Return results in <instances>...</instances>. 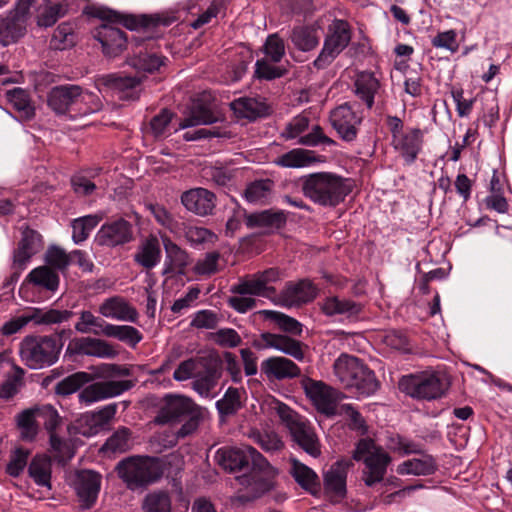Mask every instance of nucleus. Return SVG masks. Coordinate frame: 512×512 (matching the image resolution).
Wrapping results in <instances>:
<instances>
[{
  "instance_id": "obj_26",
  "label": "nucleus",
  "mask_w": 512,
  "mask_h": 512,
  "mask_svg": "<svg viewBox=\"0 0 512 512\" xmlns=\"http://www.w3.org/2000/svg\"><path fill=\"white\" fill-rule=\"evenodd\" d=\"M98 312L105 318L137 323L139 313L125 298L112 296L105 299L98 308Z\"/></svg>"
},
{
  "instance_id": "obj_56",
  "label": "nucleus",
  "mask_w": 512,
  "mask_h": 512,
  "mask_svg": "<svg viewBox=\"0 0 512 512\" xmlns=\"http://www.w3.org/2000/svg\"><path fill=\"white\" fill-rule=\"evenodd\" d=\"M131 447L130 431L127 428L118 429L103 446V450L112 453H124Z\"/></svg>"
},
{
  "instance_id": "obj_2",
  "label": "nucleus",
  "mask_w": 512,
  "mask_h": 512,
  "mask_svg": "<svg viewBox=\"0 0 512 512\" xmlns=\"http://www.w3.org/2000/svg\"><path fill=\"white\" fill-rule=\"evenodd\" d=\"M99 18L107 20L95 31V38L101 43L103 53L108 57L118 56L126 47L127 37L125 33L113 23H121L129 30H136L143 25L136 17L132 15L120 14L110 9H100L96 14Z\"/></svg>"
},
{
  "instance_id": "obj_58",
  "label": "nucleus",
  "mask_w": 512,
  "mask_h": 512,
  "mask_svg": "<svg viewBox=\"0 0 512 512\" xmlns=\"http://www.w3.org/2000/svg\"><path fill=\"white\" fill-rule=\"evenodd\" d=\"M387 447L390 451L400 456L421 453V446L419 444L398 434L388 438Z\"/></svg>"
},
{
  "instance_id": "obj_1",
  "label": "nucleus",
  "mask_w": 512,
  "mask_h": 512,
  "mask_svg": "<svg viewBox=\"0 0 512 512\" xmlns=\"http://www.w3.org/2000/svg\"><path fill=\"white\" fill-rule=\"evenodd\" d=\"M350 179L334 173L320 172L309 175L303 183L305 196L323 206H336L352 191Z\"/></svg>"
},
{
  "instance_id": "obj_15",
  "label": "nucleus",
  "mask_w": 512,
  "mask_h": 512,
  "mask_svg": "<svg viewBox=\"0 0 512 512\" xmlns=\"http://www.w3.org/2000/svg\"><path fill=\"white\" fill-rule=\"evenodd\" d=\"M67 351L72 354L95 357L100 359H113L118 350L108 341L96 337H79L70 341Z\"/></svg>"
},
{
  "instance_id": "obj_40",
  "label": "nucleus",
  "mask_w": 512,
  "mask_h": 512,
  "mask_svg": "<svg viewBox=\"0 0 512 512\" xmlns=\"http://www.w3.org/2000/svg\"><path fill=\"white\" fill-rule=\"evenodd\" d=\"M320 40L319 30L313 26H298L292 30L291 41L294 46L304 52L317 47Z\"/></svg>"
},
{
  "instance_id": "obj_53",
  "label": "nucleus",
  "mask_w": 512,
  "mask_h": 512,
  "mask_svg": "<svg viewBox=\"0 0 512 512\" xmlns=\"http://www.w3.org/2000/svg\"><path fill=\"white\" fill-rule=\"evenodd\" d=\"M7 100L13 107L21 113L25 119H30L34 116V108L30 104L28 94L21 88H14L6 92Z\"/></svg>"
},
{
  "instance_id": "obj_34",
  "label": "nucleus",
  "mask_w": 512,
  "mask_h": 512,
  "mask_svg": "<svg viewBox=\"0 0 512 512\" xmlns=\"http://www.w3.org/2000/svg\"><path fill=\"white\" fill-rule=\"evenodd\" d=\"M161 257L162 252L158 238L155 235H149L139 244L134 260L145 269H152L160 263Z\"/></svg>"
},
{
  "instance_id": "obj_52",
  "label": "nucleus",
  "mask_w": 512,
  "mask_h": 512,
  "mask_svg": "<svg viewBox=\"0 0 512 512\" xmlns=\"http://www.w3.org/2000/svg\"><path fill=\"white\" fill-rule=\"evenodd\" d=\"M273 182L270 180H259L248 185L245 190V198L253 204L265 203L272 192Z\"/></svg>"
},
{
  "instance_id": "obj_38",
  "label": "nucleus",
  "mask_w": 512,
  "mask_h": 512,
  "mask_svg": "<svg viewBox=\"0 0 512 512\" xmlns=\"http://www.w3.org/2000/svg\"><path fill=\"white\" fill-rule=\"evenodd\" d=\"M379 86L378 79L372 73L361 72L356 77L354 91L356 96L365 103L367 108L371 109Z\"/></svg>"
},
{
  "instance_id": "obj_17",
  "label": "nucleus",
  "mask_w": 512,
  "mask_h": 512,
  "mask_svg": "<svg viewBox=\"0 0 512 512\" xmlns=\"http://www.w3.org/2000/svg\"><path fill=\"white\" fill-rule=\"evenodd\" d=\"M141 79L117 74L103 75L98 79V85L111 91L121 100H136L140 95Z\"/></svg>"
},
{
  "instance_id": "obj_47",
  "label": "nucleus",
  "mask_w": 512,
  "mask_h": 512,
  "mask_svg": "<svg viewBox=\"0 0 512 512\" xmlns=\"http://www.w3.org/2000/svg\"><path fill=\"white\" fill-rule=\"evenodd\" d=\"M205 415V410L200 406L194 408L191 413H189L186 417L187 420L182 424V426L173 432L172 436L168 440L169 446H174L179 439H183L191 434H193L199 427L200 422L203 420Z\"/></svg>"
},
{
  "instance_id": "obj_44",
  "label": "nucleus",
  "mask_w": 512,
  "mask_h": 512,
  "mask_svg": "<svg viewBox=\"0 0 512 512\" xmlns=\"http://www.w3.org/2000/svg\"><path fill=\"white\" fill-rule=\"evenodd\" d=\"M101 107L102 103L97 95L79 87V96L75 98L71 117L86 116L98 112Z\"/></svg>"
},
{
  "instance_id": "obj_20",
  "label": "nucleus",
  "mask_w": 512,
  "mask_h": 512,
  "mask_svg": "<svg viewBox=\"0 0 512 512\" xmlns=\"http://www.w3.org/2000/svg\"><path fill=\"white\" fill-rule=\"evenodd\" d=\"M101 487V475L92 470L76 474L74 489L83 508H90L96 502Z\"/></svg>"
},
{
  "instance_id": "obj_30",
  "label": "nucleus",
  "mask_w": 512,
  "mask_h": 512,
  "mask_svg": "<svg viewBox=\"0 0 512 512\" xmlns=\"http://www.w3.org/2000/svg\"><path fill=\"white\" fill-rule=\"evenodd\" d=\"M261 371L268 380L292 379L301 374L300 368L292 360L280 356L262 361Z\"/></svg>"
},
{
  "instance_id": "obj_33",
  "label": "nucleus",
  "mask_w": 512,
  "mask_h": 512,
  "mask_svg": "<svg viewBox=\"0 0 512 512\" xmlns=\"http://www.w3.org/2000/svg\"><path fill=\"white\" fill-rule=\"evenodd\" d=\"M78 85H62L54 87L48 96L49 106L58 114L72 115L75 98L79 96Z\"/></svg>"
},
{
  "instance_id": "obj_46",
  "label": "nucleus",
  "mask_w": 512,
  "mask_h": 512,
  "mask_svg": "<svg viewBox=\"0 0 512 512\" xmlns=\"http://www.w3.org/2000/svg\"><path fill=\"white\" fill-rule=\"evenodd\" d=\"M218 375L216 370L207 367L199 372L192 382L193 389L203 398L213 397L212 391L217 385Z\"/></svg>"
},
{
  "instance_id": "obj_13",
  "label": "nucleus",
  "mask_w": 512,
  "mask_h": 512,
  "mask_svg": "<svg viewBox=\"0 0 512 512\" xmlns=\"http://www.w3.org/2000/svg\"><path fill=\"white\" fill-rule=\"evenodd\" d=\"M275 469L262 456L249 474L237 477L239 483L251 491L253 497H260L274 488Z\"/></svg>"
},
{
  "instance_id": "obj_61",
  "label": "nucleus",
  "mask_w": 512,
  "mask_h": 512,
  "mask_svg": "<svg viewBox=\"0 0 512 512\" xmlns=\"http://www.w3.org/2000/svg\"><path fill=\"white\" fill-rule=\"evenodd\" d=\"M216 122L215 115L205 107H195L191 114L185 117L179 124L180 129L207 125Z\"/></svg>"
},
{
  "instance_id": "obj_43",
  "label": "nucleus",
  "mask_w": 512,
  "mask_h": 512,
  "mask_svg": "<svg viewBox=\"0 0 512 512\" xmlns=\"http://www.w3.org/2000/svg\"><path fill=\"white\" fill-rule=\"evenodd\" d=\"M27 280L48 291H56L59 286V275L52 268L44 265L34 268L27 276Z\"/></svg>"
},
{
  "instance_id": "obj_59",
  "label": "nucleus",
  "mask_w": 512,
  "mask_h": 512,
  "mask_svg": "<svg viewBox=\"0 0 512 512\" xmlns=\"http://www.w3.org/2000/svg\"><path fill=\"white\" fill-rule=\"evenodd\" d=\"M44 260L48 267L63 271L71 264V253L57 245H51L45 253Z\"/></svg>"
},
{
  "instance_id": "obj_18",
  "label": "nucleus",
  "mask_w": 512,
  "mask_h": 512,
  "mask_svg": "<svg viewBox=\"0 0 512 512\" xmlns=\"http://www.w3.org/2000/svg\"><path fill=\"white\" fill-rule=\"evenodd\" d=\"M197 407L199 406L188 397L167 395L164 398V405L155 417V422L158 424H168L179 421Z\"/></svg>"
},
{
  "instance_id": "obj_24",
  "label": "nucleus",
  "mask_w": 512,
  "mask_h": 512,
  "mask_svg": "<svg viewBox=\"0 0 512 512\" xmlns=\"http://www.w3.org/2000/svg\"><path fill=\"white\" fill-rule=\"evenodd\" d=\"M42 248V237L35 230L25 228L13 254V267L18 271L26 268L31 258Z\"/></svg>"
},
{
  "instance_id": "obj_41",
  "label": "nucleus",
  "mask_w": 512,
  "mask_h": 512,
  "mask_svg": "<svg viewBox=\"0 0 512 512\" xmlns=\"http://www.w3.org/2000/svg\"><path fill=\"white\" fill-rule=\"evenodd\" d=\"M316 161L317 158L313 151L296 148L279 156L275 163L286 168H303L312 165Z\"/></svg>"
},
{
  "instance_id": "obj_5",
  "label": "nucleus",
  "mask_w": 512,
  "mask_h": 512,
  "mask_svg": "<svg viewBox=\"0 0 512 512\" xmlns=\"http://www.w3.org/2000/svg\"><path fill=\"white\" fill-rule=\"evenodd\" d=\"M61 345L51 336H26L19 344V356L24 365L33 370L49 367L57 362Z\"/></svg>"
},
{
  "instance_id": "obj_51",
  "label": "nucleus",
  "mask_w": 512,
  "mask_h": 512,
  "mask_svg": "<svg viewBox=\"0 0 512 512\" xmlns=\"http://www.w3.org/2000/svg\"><path fill=\"white\" fill-rule=\"evenodd\" d=\"M205 365L206 363L201 357L184 360L175 369L173 379L178 382L194 379L195 376L205 368Z\"/></svg>"
},
{
  "instance_id": "obj_8",
  "label": "nucleus",
  "mask_w": 512,
  "mask_h": 512,
  "mask_svg": "<svg viewBox=\"0 0 512 512\" xmlns=\"http://www.w3.org/2000/svg\"><path fill=\"white\" fill-rule=\"evenodd\" d=\"M399 388L412 398L433 400L444 394L446 385L437 373L422 372L403 376Z\"/></svg>"
},
{
  "instance_id": "obj_48",
  "label": "nucleus",
  "mask_w": 512,
  "mask_h": 512,
  "mask_svg": "<svg viewBox=\"0 0 512 512\" xmlns=\"http://www.w3.org/2000/svg\"><path fill=\"white\" fill-rule=\"evenodd\" d=\"M102 220L99 215H86L75 219L72 222V240L75 244H80L85 241L92 230Z\"/></svg>"
},
{
  "instance_id": "obj_60",
  "label": "nucleus",
  "mask_w": 512,
  "mask_h": 512,
  "mask_svg": "<svg viewBox=\"0 0 512 512\" xmlns=\"http://www.w3.org/2000/svg\"><path fill=\"white\" fill-rule=\"evenodd\" d=\"M73 28L68 23L60 24L54 31L50 46L56 50H65L74 45Z\"/></svg>"
},
{
  "instance_id": "obj_62",
  "label": "nucleus",
  "mask_w": 512,
  "mask_h": 512,
  "mask_svg": "<svg viewBox=\"0 0 512 512\" xmlns=\"http://www.w3.org/2000/svg\"><path fill=\"white\" fill-rule=\"evenodd\" d=\"M217 409L221 414L231 415L241 407V390L229 387L222 399L216 403Z\"/></svg>"
},
{
  "instance_id": "obj_63",
  "label": "nucleus",
  "mask_w": 512,
  "mask_h": 512,
  "mask_svg": "<svg viewBox=\"0 0 512 512\" xmlns=\"http://www.w3.org/2000/svg\"><path fill=\"white\" fill-rule=\"evenodd\" d=\"M199 11L197 12L199 15L196 20L191 23V26L194 29H199L202 26L211 22V20L217 17L220 11V2L210 0H199Z\"/></svg>"
},
{
  "instance_id": "obj_57",
  "label": "nucleus",
  "mask_w": 512,
  "mask_h": 512,
  "mask_svg": "<svg viewBox=\"0 0 512 512\" xmlns=\"http://www.w3.org/2000/svg\"><path fill=\"white\" fill-rule=\"evenodd\" d=\"M17 425L21 431V437L24 440L31 441L35 438L38 427L36 424V415L33 409H27L17 415Z\"/></svg>"
},
{
  "instance_id": "obj_3",
  "label": "nucleus",
  "mask_w": 512,
  "mask_h": 512,
  "mask_svg": "<svg viewBox=\"0 0 512 512\" xmlns=\"http://www.w3.org/2000/svg\"><path fill=\"white\" fill-rule=\"evenodd\" d=\"M333 369L335 376L345 387L355 388L361 395H372L379 388L374 372L354 356L341 354L335 360Z\"/></svg>"
},
{
  "instance_id": "obj_37",
  "label": "nucleus",
  "mask_w": 512,
  "mask_h": 512,
  "mask_svg": "<svg viewBox=\"0 0 512 512\" xmlns=\"http://www.w3.org/2000/svg\"><path fill=\"white\" fill-rule=\"evenodd\" d=\"M231 108L238 117L254 120L268 113L266 104L257 98L241 97L231 102Z\"/></svg>"
},
{
  "instance_id": "obj_39",
  "label": "nucleus",
  "mask_w": 512,
  "mask_h": 512,
  "mask_svg": "<svg viewBox=\"0 0 512 512\" xmlns=\"http://www.w3.org/2000/svg\"><path fill=\"white\" fill-rule=\"evenodd\" d=\"M290 464V473L294 480L303 489L309 491L310 493L317 492L320 487V480L317 473L297 459H291Z\"/></svg>"
},
{
  "instance_id": "obj_19",
  "label": "nucleus",
  "mask_w": 512,
  "mask_h": 512,
  "mask_svg": "<svg viewBox=\"0 0 512 512\" xmlns=\"http://www.w3.org/2000/svg\"><path fill=\"white\" fill-rule=\"evenodd\" d=\"M423 139L424 132L421 129L409 127L401 135H395L392 145L407 164H412L422 150Z\"/></svg>"
},
{
  "instance_id": "obj_36",
  "label": "nucleus",
  "mask_w": 512,
  "mask_h": 512,
  "mask_svg": "<svg viewBox=\"0 0 512 512\" xmlns=\"http://www.w3.org/2000/svg\"><path fill=\"white\" fill-rule=\"evenodd\" d=\"M162 58L154 52L148 51L144 41L137 43V51L129 58L128 64L138 71L153 72L162 65Z\"/></svg>"
},
{
  "instance_id": "obj_23",
  "label": "nucleus",
  "mask_w": 512,
  "mask_h": 512,
  "mask_svg": "<svg viewBox=\"0 0 512 512\" xmlns=\"http://www.w3.org/2000/svg\"><path fill=\"white\" fill-rule=\"evenodd\" d=\"M318 288L308 279L289 282L281 292L280 303L285 307H293L311 302L316 298Z\"/></svg>"
},
{
  "instance_id": "obj_64",
  "label": "nucleus",
  "mask_w": 512,
  "mask_h": 512,
  "mask_svg": "<svg viewBox=\"0 0 512 512\" xmlns=\"http://www.w3.org/2000/svg\"><path fill=\"white\" fill-rule=\"evenodd\" d=\"M185 237L192 246H198L201 244H213L217 240L215 233L207 228L199 226L186 227Z\"/></svg>"
},
{
  "instance_id": "obj_6",
  "label": "nucleus",
  "mask_w": 512,
  "mask_h": 512,
  "mask_svg": "<svg viewBox=\"0 0 512 512\" xmlns=\"http://www.w3.org/2000/svg\"><path fill=\"white\" fill-rule=\"evenodd\" d=\"M353 459L364 463L363 481L368 487H372L384 479L387 467L392 460L381 446L376 445L372 439L368 438L358 441Z\"/></svg>"
},
{
  "instance_id": "obj_54",
  "label": "nucleus",
  "mask_w": 512,
  "mask_h": 512,
  "mask_svg": "<svg viewBox=\"0 0 512 512\" xmlns=\"http://www.w3.org/2000/svg\"><path fill=\"white\" fill-rule=\"evenodd\" d=\"M106 324L104 320L85 310L80 313L79 320L75 324V330L82 334L93 333L98 335L103 334V327Z\"/></svg>"
},
{
  "instance_id": "obj_22",
  "label": "nucleus",
  "mask_w": 512,
  "mask_h": 512,
  "mask_svg": "<svg viewBox=\"0 0 512 512\" xmlns=\"http://www.w3.org/2000/svg\"><path fill=\"white\" fill-rule=\"evenodd\" d=\"M30 12L14 7L0 20V41L7 46L24 35Z\"/></svg>"
},
{
  "instance_id": "obj_29",
  "label": "nucleus",
  "mask_w": 512,
  "mask_h": 512,
  "mask_svg": "<svg viewBox=\"0 0 512 512\" xmlns=\"http://www.w3.org/2000/svg\"><path fill=\"white\" fill-rule=\"evenodd\" d=\"M215 201V195L204 188L190 189L181 196L184 207L199 216L211 214L215 208Z\"/></svg>"
},
{
  "instance_id": "obj_50",
  "label": "nucleus",
  "mask_w": 512,
  "mask_h": 512,
  "mask_svg": "<svg viewBox=\"0 0 512 512\" xmlns=\"http://www.w3.org/2000/svg\"><path fill=\"white\" fill-rule=\"evenodd\" d=\"M261 314L266 320L275 322L280 329L287 333L300 335L302 333V324L296 319L274 310H263Z\"/></svg>"
},
{
  "instance_id": "obj_11",
  "label": "nucleus",
  "mask_w": 512,
  "mask_h": 512,
  "mask_svg": "<svg viewBox=\"0 0 512 512\" xmlns=\"http://www.w3.org/2000/svg\"><path fill=\"white\" fill-rule=\"evenodd\" d=\"M305 395L313 403L317 411L325 415L336 414L341 394L323 381L305 378L301 382Z\"/></svg>"
},
{
  "instance_id": "obj_55",
  "label": "nucleus",
  "mask_w": 512,
  "mask_h": 512,
  "mask_svg": "<svg viewBox=\"0 0 512 512\" xmlns=\"http://www.w3.org/2000/svg\"><path fill=\"white\" fill-rule=\"evenodd\" d=\"M143 512H171V500L167 493L154 491L146 495L142 504Z\"/></svg>"
},
{
  "instance_id": "obj_31",
  "label": "nucleus",
  "mask_w": 512,
  "mask_h": 512,
  "mask_svg": "<svg viewBox=\"0 0 512 512\" xmlns=\"http://www.w3.org/2000/svg\"><path fill=\"white\" fill-rule=\"evenodd\" d=\"M100 244L117 246L128 243L132 239V226L126 220L120 219L103 225L97 234Z\"/></svg>"
},
{
  "instance_id": "obj_27",
  "label": "nucleus",
  "mask_w": 512,
  "mask_h": 512,
  "mask_svg": "<svg viewBox=\"0 0 512 512\" xmlns=\"http://www.w3.org/2000/svg\"><path fill=\"white\" fill-rule=\"evenodd\" d=\"M161 240L165 250L162 274L168 275L177 273L183 275L185 269L190 264L188 253L166 235H161Z\"/></svg>"
},
{
  "instance_id": "obj_7",
  "label": "nucleus",
  "mask_w": 512,
  "mask_h": 512,
  "mask_svg": "<svg viewBox=\"0 0 512 512\" xmlns=\"http://www.w3.org/2000/svg\"><path fill=\"white\" fill-rule=\"evenodd\" d=\"M117 470L120 478L132 490L154 483L162 476L159 460L148 456L123 460L118 464Z\"/></svg>"
},
{
  "instance_id": "obj_21",
  "label": "nucleus",
  "mask_w": 512,
  "mask_h": 512,
  "mask_svg": "<svg viewBox=\"0 0 512 512\" xmlns=\"http://www.w3.org/2000/svg\"><path fill=\"white\" fill-rule=\"evenodd\" d=\"M353 466V462L348 459H340L336 461L324 474V488L331 496L338 499L345 497L346 481L349 469Z\"/></svg>"
},
{
  "instance_id": "obj_25",
  "label": "nucleus",
  "mask_w": 512,
  "mask_h": 512,
  "mask_svg": "<svg viewBox=\"0 0 512 512\" xmlns=\"http://www.w3.org/2000/svg\"><path fill=\"white\" fill-rule=\"evenodd\" d=\"M261 341L262 348L275 349L300 362H304L306 359L305 346L300 341L287 335L263 333L261 334Z\"/></svg>"
},
{
  "instance_id": "obj_35",
  "label": "nucleus",
  "mask_w": 512,
  "mask_h": 512,
  "mask_svg": "<svg viewBox=\"0 0 512 512\" xmlns=\"http://www.w3.org/2000/svg\"><path fill=\"white\" fill-rule=\"evenodd\" d=\"M28 475L38 487L51 490V458L45 454H36L28 465Z\"/></svg>"
},
{
  "instance_id": "obj_49",
  "label": "nucleus",
  "mask_w": 512,
  "mask_h": 512,
  "mask_svg": "<svg viewBox=\"0 0 512 512\" xmlns=\"http://www.w3.org/2000/svg\"><path fill=\"white\" fill-rule=\"evenodd\" d=\"M286 219L284 211L265 210L249 215L248 223L251 226L279 228L285 224Z\"/></svg>"
},
{
  "instance_id": "obj_9",
  "label": "nucleus",
  "mask_w": 512,
  "mask_h": 512,
  "mask_svg": "<svg viewBox=\"0 0 512 512\" xmlns=\"http://www.w3.org/2000/svg\"><path fill=\"white\" fill-rule=\"evenodd\" d=\"M329 32L321 52L313 62L317 69H324L330 65L351 40L349 24L344 20H334L330 25Z\"/></svg>"
},
{
  "instance_id": "obj_32",
  "label": "nucleus",
  "mask_w": 512,
  "mask_h": 512,
  "mask_svg": "<svg viewBox=\"0 0 512 512\" xmlns=\"http://www.w3.org/2000/svg\"><path fill=\"white\" fill-rule=\"evenodd\" d=\"M420 457L407 459L396 467V473L401 476H430L437 469V463L432 455L420 453Z\"/></svg>"
},
{
  "instance_id": "obj_14",
  "label": "nucleus",
  "mask_w": 512,
  "mask_h": 512,
  "mask_svg": "<svg viewBox=\"0 0 512 512\" xmlns=\"http://www.w3.org/2000/svg\"><path fill=\"white\" fill-rule=\"evenodd\" d=\"M131 383L127 380H109L92 383L82 389L78 394L80 404L89 406L93 403L116 397L130 389Z\"/></svg>"
},
{
  "instance_id": "obj_28",
  "label": "nucleus",
  "mask_w": 512,
  "mask_h": 512,
  "mask_svg": "<svg viewBox=\"0 0 512 512\" xmlns=\"http://www.w3.org/2000/svg\"><path fill=\"white\" fill-rule=\"evenodd\" d=\"M321 310L326 316L343 321L356 319L362 311V306L344 297L330 296L323 300Z\"/></svg>"
},
{
  "instance_id": "obj_45",
  "label": "nucleus",
  "mask_w": 512,
  "mask_h": 512,
  "mask_svg": "<svg viewBox=\"0 0 512 512\" xmlns=\"http://www.w3.org/2000/svg\"><path fill=\"white\" fill-rule=\"evenodd\" d=\"M45 6L39 10L37 24L41 27H51L65 15L66 0H45Z\"/></svg>"
},
{
  "instance_id": "obj_12",
  "label": "nucleus",
  "mask_w": 512,
  "mask_h": 512,
  "mask_svg": "<svg viewBox=\"0 0 512 512\" xmlns=\"http://www.w3.org/2000/svg\"><path fill=\"white\" fill-rule=\"evenodd\" d=\"M215 460L225 470L233 472L249 465L254 466L257 461H262V455L249 445L222 447L216 451Z\"/></svg>"
},
{
  "instance_id": "obj_42",
  "label": "nucleus",
  "mask_w": 512,
  "mask_h": 512,
  "mask_svg": "<svg viewBox=\"0 0 512 512\" xmlns=\"http://www.w3.org/2000/svg\"><path fill=\"white\" fill-rule=\"evenodd\" d=\"M103 335L106 337L116 338L130 347H136V345L143 339L141 332L135 327L129 325L106 324L103 327Z\"/></svg>"
},
{
  "instance_id": "obj_4",
  "label": "nucleus",
  "mask_w": 512,
  "mask_h": 512,
  "mask_svg": "<svg viewBox=\"0 0 512 512\" xmlns=\"http://www.w3.org/2000/svg\"><path fill=\"white\" fill-rule=\"evenodd\" d=\"M270 406L289 429L293 440L310 456H320L321 444L310 422L281 401L274 399Z\"/></svg>"
},
{
  "instance_id": "obj_10",
  "label": "nucleus",
  "mask_w": 512,
  "mask_h": 512,
  "mask_svg": "<svg viewBox=\"0 0 512 512\" xmlns=\"http://www.w3.org/2000/svg\"><path fill=\"white\" fill-rule=\"evenodd\" d=\"M280 280V272L276 268H269L263 272L241 279L237 284L231 287L234 294H249L251 296L273 299L276 290L274 283Z\"/></svg>"
},
{
  "instance_id": "obj_16",
  "label": "nucleus",
  "mask_w": 512,
  "mask_h": 512,
  "mask_svg": "<svg viewBox=\"0 0 512 512\" xmlns=\"http://www.w3.org/2000/svg\"><path fill=\"white\" fill-rule=\"evenodd\" d=\"M330 123L338 135L347 142L356 139L362 117L348 103L339 105L330 112Z\"/></svg>"
}]
</instances>
